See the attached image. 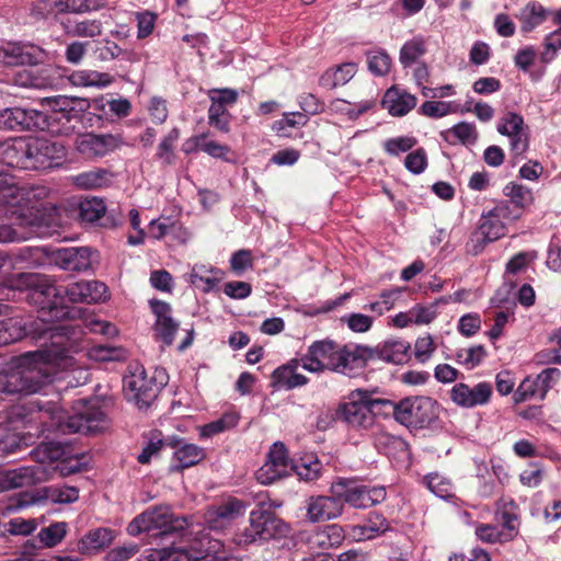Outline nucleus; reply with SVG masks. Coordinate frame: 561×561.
<instances>
[{"mask_svg": "<svg viewBox=\"0 0 561 561\" xmlns=\"http://www.w3.org/2000/svg\"><path fill=\"white\" fill-rule=\"evenodd\" d=\"M71 333V327L43 325L30 317L1 320L0 346L18 342L28 335L33 340L48 336L51 345L20 355L11 367L0 373V393L27 396L41 392L54 381L58 370L72 367L75 358L67 346Z\"/></svg>", "mask_w": 561, "mask_h": 561, "instance_id": "nucleus-1", "label": "nucleus"}, {"mask_svg": "<svg viewBox=\"0 0 561 561\" xmlns=\"http://www.w3.org/2000/svg\"><path fill=\"white\" fill-rule=\"evenodd\" d=\"M25 299L31 306L37 308V317L43 325L68 327L60 324L62 320L73 319L78 310L69 307L65 301L62 286L43 274L20 273L13 275L0 286V299Z\"/></svg>", "mask_w": 561, "mask_h": 561, "instance_id": "nucleus-2", "label": "nucleus"}, {"mask_svg": "<svg viewBox=\"0 0 561 561\" xmlns=\"http://www.w3.org/2000/svg\"><path fill=\"white\" fill-rule=\"evenodd\" d=\"M367 352L364 345H341L332 340H320L309 345L301 357V366L310 373L330 370L355 377L365 368Z\"/></svg>", "mask_w": 561, "mask_h": 561, "instance_id": "nucleus-3", "label": "nucleus"}, {"mask_svg": "<svg viewBox=\"0 0 561 561\" xmlns=\"http://www.w3.org/2000/svg\"><path fill=\"white\" fill-rule=\"evenodd\" d=\"M271 501L261 500L250 512L249 526L238 530L233 542L242 548L286 537L290 528L276 513Z\"/></svg>", "mask_w": 561, "mask_h": 561, "instance_id": "nucleus-4", "label": "nucleus"}, {"mask_svg": "<svg viewBox=\"0 0 561 561\" xmlns=\"http://www.w3.org/2000/svg\"><path fill=\"white\" fill-rule=\"evenodd\" d=\"M219 546L220 542L213 541L208 534L193 537L185 528L169 545L156 549L150 561H214Z\"/></svg>", "mask_w": 561, "mask_h": 561, "instance_id": "nucleus-5", "label": "nucleus"}, {"mask_svg": "<svg viewBox=\"0 0 561 561\" xmlns=\"http://www.w3.org/2000/svg\"><path fill=\"white\" fill-rule=\"evenodd\" d=\"M185 528H187L186 518L175 517L169 506L159 505L147 508L145 512L137 515L127 525L126 530L130 536L159 530V533L153 536H159L162 540H169Z\"/></svg>", "mask_w": 561, "mask_h": 561, "instance_id": "nucleus-6", "label": "nucleus"}, {"mask_svg": "<svg viewBox=\"0 0 561 561\" xmlns=\"http://www.w3.org/2000/svg\"><path fill=\"white\" fill-rule=\"evenodd\" d=\"M165 381L154 375L149 376L144 366H129V374L123 378V391L127 401L135 403L139 410H147L157 399Z\"/></svg>", "mask_w": 561, "mask_h": 561, "instance_id": "nucleus-7", "label": "nucleus"}, {"mask_svg": "<svg viewBox=\"0 0 561 561\" xmlns=\"http://www.w3.org/2000/svg\"><path fill=\"white\" fill-rule=\"evenodd\" d=\"M50 107L48 113L43 112L45 123L48 127L45 130L53 134H67L73 129L75 123L81 122L82 112L88 106L85 99L57 95L47 99Z\"/></svg>", "mask_w": 561, "mask_h": 561, "instance_id": "nucleus-8", "label": "nucleus"}, {"mask_svg": "<svg viewBox=\"0 0 561 561\" xmlns=\"http://www.w3.org/2000/svg\"><path fill=\"white\" fill-rule=\"evenodd\" d=\"M330 491L341 496L343 505L348 504L358 510L369 508L387 499L385 486L362 484L355 479L339 478L331 484Z\"/></svg>", "mask_w": 561, "mask_h": 561, "instance_id": "nucleus-9", "label": "nucleus"}, {"mask_svg": "<svg viewBox=\"0 0 561 561\" xmlns=\"http://www.w3.org/2000/svg\"><path fill=\"white\" fill-rule=\"evenodd\" d=\"M438 417V404L430 397H408L399 401L398 423L408 428H426Z\"/></svg>", "mask_w": 561, "mask_h": 561, "instance_id": "nucleus-10", "label": "nucleus"}, {"mask_svg": "<svg viewBox=\"0 0 561 561\" xmlns=\"http://www.w3.org/2000/svg\"><path fill=\"white\" fill-rule=\"evenodd\" d=\"M332 420L344 422L353 428H369L374 424V419L368 404V391H353L351 401L340 404Z\"/></svg>", "mask_w": 561, "mask_h": 561, "instance_id": "nucleus-11", "label": "nucleus"}, {"mask_svg": "<svg viewBox=\"0 0 561 561\" xmlns=\"http://www.w3.org/2000/svg\"><path fill=\"white\" fill-rule=\"evenodd\" d=\"M42 111L26 107H7L0 110V129L8 130H45Z\"/></svg>", "mask_w": 561, "mask_h": 561, "instance_id": "nucleus-12", "label": "nucleus"}, {"mask_svg": "<svg viewBox=\"0 0 561 561\" xmlns=\"http://www.w3.org/2000/svg\"><path fill=\"white\" fill-rule=\"evenodd\" d=\"M65 156V147L60 144L47 139L30 141L28 170H50L59 165Z\"/></svg>", "mask_w": 561, "mask_h": 561, "instance_id": "nucleus-13", "label": "nucleus"}, {"mask_svg": "<svg viewBox=\"0 0 561 561\" xmlns=\"http://www.w3.org/2000/svg\"><path fill=\"white\" fill-rule=\"evenodd\" d=\"M104 420L105 413L101 408L84 405L82 410L59 422V426L64 433L92 434L100 430Z\"/></svg>", "mask_w": 561, "mask_h": 561, "instance_id": "nucleus-14", "label": "nucleus"}, {"mask_svg": "<svg viewBox=\"0 0 561 561\" xmlns=\"http://www.w3.org/2000/svg\"><path fill=\"white\" fill-rule=\"evenodd\" d=\"M94 255L89 247L60 248L51 252V261L65 271L85 272L92 268Z\"/></svg>", "mask_w": 561, "mask_h": 561, "instance_id": "nucleus-15", "label": "nucleus"}, {"mask_svg": "<svg viewBox=\"0 0 561 561\" xmlns=\"http://www.w3.org/2000/svg\"><path fill=\"white\" fill-rule=\"evenodd\" d=\"M65 301L73 304H96L105 301L108 296L107 286L100 280H79L64 287Z\"/></svg>", "mask_w": 561, "mask_h": 561, "instance_id": "nucleus-16", "label": "nucleus"}, {"mask_svg": "<svg viewBox=\"0 0 561 561\" xmlns=\"http://www.w3.org/2000/svg\"><path fill=\"white\" fill-rule=\"evenodd\" d=\"M151 312L156 317L153 331L164 345L171 346L174 342L175 334L180 328V323L172 317V307L169 302L151 299L149 301Z\"/></svg>", "mask_w": 561, "mask_h": 561, "instance_id": "nucleus-17", "label": "nucleus"}, {"mask_svg": "<svg viewBox=\"0 0 561 561\" xmlns=\"http://www.w3.org/2000/svg\"><path fill=\"white\" fill-rule=\"evenodd\" d=\"M341 496L331 495L311 496L307 503V518L312 523L337 518L343 513Z\"/></svg>", "mask_w": 561, "mask_h": 561, "instance_id": "nucleus-18", "label": "nucleus"}, {"mask_svg": "<svg viewBox=\"0 0 561 561\" xmlns=\"http://www.w3.org/2000/svg\"><path fill=\"white\" fill-rule=\"evenodd\" d=\"M492 392V386L486 381L479 382L473 388L459 382L453 387L450 398L459 407L473 408L486 404Z\"/></svg>", "mask_w": 561, "mask_h": 561, "instance_id": "nucleus-19", "label": "nucleus"}, {"mask_svg": "<svg viewBox=\"0 0 561 561\" xmlns=\"http://www.w3.org/2000/svg\"><path fill=\"white\" fill-rule=\"evenodd\" d=\"M244 510L245 505L241 500L231 497L209 507L205 514V520L210 529L219 530L241 516Z\"/></svg>", "mask_w": 561, "mask_h": 561, "instance_id": "nucleus-20", "label": "nucleus"}, {"mask_svg": "<svg viewBox=\"0 0 561 561\" xmlns=\"http://www.w3.org/2000/svg\"><path fill=\"white\" fill-rule=\"evenodd\" d=\"M524 118L515 112H507L497 124V131L511 138V150L515 156L528 149V138L523 135Z\"/></svg>", "mask_w": 561, "mask_h": 561, "instance_id": "nucleus-21", "label": "nucleus"}, {"mask_svg": "<svg viewBox=\"0 0 561 561\" xmlns=\"http://www.w3.org/2000/svg\"><path fill=\"white\" fill-rule=\"evenodd\" d=\"M30 141L22 138L4 139L0 156V171L4 173V167L28 170Z\"/></svg>", "mask_w": 561, "mask_h": 561, "instance_id": "nucleus-22", "label": "nucleus"}, {"mask_svg": "<svg viewBox=\"0 0 561 561\" xmlns=\"http://www.w3.org/2000/svg\"><path fill=\"white\" fill-rule=\"evenodd\" d=\"M121 139L112 134L96 135L90 133L78 140L77 148L87 158H95L104 157L118 148Z\"/></svg>", "mask_w": 561, "mask_h": 561, "instance_id": "nucleus-23", "label": "nucleus"}, {"mask_svg": "<svg viewBox=\"0 0 561 561\" xmlns=\"http://www.w3.org/2000/svg\"><path fill=\"white\" fill-rule=\"evenodd\" d=\"M33 225L34 219L30 215L19 209L11 210L8 218L0 224V243L25 240L28 234L26 228Z\"/></svg>", "mask_w": 561, "mask_h": 561, "instance_id": "nucleus-24", "label": "nucleus"}, {"mask_svg": "<svg viewBox=\"0 0 561 561\" xmlns=\"http://www.w3.org/2000/svg\"><path fill=\"white\" fill-rule=\"evenodd\" d=\"M301 359L293 358L286 364L280 365L271 375V387L276 390H293L304 387L308 383L309 378L297 373Z\"/></svg>", "mask_w": 561, "mask_h": 561, "instance_id": "nucleus-25", "label": "nucleus"}, {"mask_svg": "<svg viewBox=\"0 0 561 561\" xmlns=\"http://www.w3.org/2000/svg\"><path fill=\"white\" fill-rule=\"evenodd\" d=\"M364 350L368 351V354L365 356V367L369 360L375 358L387 363L402 364L407 360L410 344L403 340H388L377 347L364 345Z\"/></svg>", "mask_w": 561, "mask_h": 561, "instance_id": "nucleus-26", "label": "nucleus"}, {"mask_svg": "<svg viewBox=\"0 0 561 561\" xmlns=\"http://www.w3.org/2000/svg\"><path fill=\"white\" fill-rule=\"evenodd\" d=\"M47 479V471L42 465L20 467L8 470L3 478L5 489L31 486Z\"/></svg>", "mask_w": 561, "mask_h": 561, "instance_id": "nucleus-27", "label": "nucleus"}, {"mask_svg": "<svg viewBox=\"0 0 561 561\" xmlns=\"http://www.w3.org/2000/svg\"><path fill=\"white\" fill-rule=\"evenodd\" d=\"M417 103L415 95L397 85L389 88L381 100V106L392 116H404L412 111Z\"/></svg>", "mask_w": 561, "mask_h": 561, "instance_id": "nucleus-28", "label": "nucleus"}, {"mask_svg": "<svg viewBox=\"0 0 561 561\" xmlns=\"http://www.w3.org/2000/svg\"><path fill=\"white\" fill-rule=\"evenodd\" d=\"M116 537V531L107 527H98L89 530L77 543L81 554L93 556L108 548Z\"/></svg>", "mask_w": 561, "mask_h": 561, "instance_id": "nucleus-29", "label": "nucleus"}, {"mask_svg": "<svg viewBox=\"0 0 561 561\" xmlns=\"http://www.w3.org/2000/svg\"><path fill=\"white\" fill-rule=\"evenodd\" d=\"M38 8L47 14L69 13L80 15L85 12L98 10V0H39Z\"/></svg>", "mask_w": 561, "mask_h": 561, "instance_id": "nucleus-30", "label": "nucleus"}, {"mask_svg": "<svg viewBox=\"0 0 561 561\" xmlns=\"http://www.w3.org/2000/svg\"><path fill=\"white\" fill-rule=\"evenodd\" d=\"M551 11L545 8L540 2L533 0L523 7L515 18L520 23V32L524 34L533 32L547 21Z\"/></svg>", "mask_w": 561, "mask_h": 561, "instance_id": "nucleus-31", "label": "nucleus"}, {"mask_svg": "<svg viewBox=\"0 0 561 561\" xmlns=\"http://www.w3.org/2000/svg\"><path fill=\"white\" fill-rule=\"evenodd\" d=\"M66 34L76 37H96L102 34V22L96 19L66 15L61 19Z\"/></svg>", "mask_w": 561, "mask_h": 561, "instance_id": "nucleus-32", "label": "nucleus"}, {"mask_svg": "<svg viewBox=\"0 0 561 561\" xmlns=\"http://www.w3.org/2000/svg\"><path fill=\"white\" fill-rule=\"evenodd\" d=\"M206 458V451L193 443L183 444L173 453L172 463L170 466L171 472H183L193 466L198 465Z\"/></svg>", "mask_w": 561, "mask_h": 561, "instance_id": "nucleus-33", "label": "nucleus"}, {"mask_svg": "<svg viewBox=\"0 0 561 561\" xmlns=\"http://www.w3.org/2000/svg\"><path fill=\"white\" fill-rule=\"evenodd\" d=\"M496 517L502 525L504 540H513L518 534L519 507L514 500L501 499L497 504Z\"/></svg>", "mask_w": 561, "mask_h": 561, "instance_id": "nucleus-34", "label": "nucleus"}, {"mask_svg": "<svg viewBox=\"0 0 561 561\" xmlns=\"http://www.w3.org/2000/svg\"><path fill=\"white\" fill-rule=\"evenodd\" d=\"M27 48L18 43H7L0 46V64L9 67L34 65L37 62L35 55Z\"/></svg>", "mask_w": 561, "mask_h": 561, "instance_id": "nucleus-35", "label": "nucleus"}, {"mask_svg": "<svg viewBox=\"0 0 561 561\" xmlns=\"http://www.w3.org/2000/svg\"><path fill=\"white\" fill-rule=\"evenodd\" d=\"M345 539V530L339 524L327 525L317 530L309 538V542L321 549H331L340 547Z\"/></svg>", "mask_w": 561, "mask_h": 561, "instance_id": "nucleus-36", "label": "nucleus"}, {"mask_svg": "<svg viewBox=\"0 0 561 561\" xmlns=\"http://www.w3.org/2000/svg\"><path fill=\"white\" fill-rule=\"evenodd\" d=\"M106 216V206L102 198L85 197L78 204V218L83 222H94Z\"/></svg>", "mask_w": 561, "mask_h": 561, "instance_id": "nucleus-37", "label": "nucleus"}, {"mask_svg": "<svg viewBox=\"0 0 561 561\" xmlns=\"http://www.w3.org/2000/svg\"><path fill=\"white\" fill-rule=\"evenodd\" d=\"M503 194L508 197V201L523 213L526 208L531 206L535 201L533 191L516 182L507 183L503 187Z\"/></svg>", "mask_w": 561, "mask_h": 561, "instance_id": "nucleus-38", "label": "nucleus"}, {"mask_svg": "<svg viewBox=\"0 0 561 561\" xmlns=\"http://www.w3.org/2000/svg\"><path fill=\"white\" fill-rule=\"evenodd\" d=\"M180 138V129L172 128L160 141L154 154L156 160L164 165H172L175 162V144Z\"/></svg>", "mask_w": 561, "mask_h": 561, "instance_id": "nucleus-39", "label": "nucleus"}, {"mask_svg": "<svg viewBox=\"0 0 561 561\" xmlns=\"http://www.w3.org/2000/svg\"><path fill=\"white\" fill-rule=\"evenodd\" d=\"M489 241H496L507 233V228L500 217L491 216V210L483 211L478 227Z\"/></svg>", "mask_w": 561, "mask_h": 561, "instance_id": "nucleus-40", "label": "nucleus"}, {"mask_svg": "<svg viewBox=\"0 0 561 561\" xmlns=\"http://www.w3.org/2000/svg\"><path fill=\"white\" fill-rule=\"evenodd\" d=\"M426 53L425 41L421 36H415L404 43L400 50V62L404 68L412 66Z\"/></svg>", "mask_w": 561, "mask_h": 561, "instance_id": "nucleus-41", "label": "nucleus"}, {"mask_svg": "<svg viewBox=\"0 0 561 561\" xmlns=\"http://www.w3.org/2000/svg\"><path fill=\"white\" fill-rule=\"evenodd\" d=\"M390 525L387 518L377 512H370L365 525L358 526L359 535L371 539L389 530Z\"/></svg>", "mask_w": 561, "mask_h": 561, "instance_id": "nucleus-42", "label": "nucleus"}, {"mask_svg": "<svg viewBox=\"0 0 561 561\" xmlns=\"http://www.w3.org/2000/svg\"><path fill=\"white\" fill-rule=\"evenodd\" d=\"M108 172L103 169H94L81 172L73 178L76 186L84 190L103 186L108 180Z\"/></svg>", "mask_w": 561, "mask_h": 561, "instance_id": "nucleus-43", "label": "nucleus"}, {"mask_svg": "<svg viewBox=\"0 0 561 561\" xmlns=\"http://www.w3.org/2000/svg\"><path fill=\"white\" fill-rule=\"evenodd\" d=\"M368 70L375 76H386L390 71L391 58L381 48L367 51Z\"/></svg>", "mask_w": 561, "mask_h": 561, "instance_id": "nucleus-44", "label": "nucleus"}, {"mask_svg": "<svg viewBox=\"0 0 561 561\" xmlns=\"http://www.w3.org/2000/svg\"><path fill=\"white\" fill-rule=\"evenodd\" d=\"M239 416L236 413H225L221 417L213 421L201 428V436L211 437L237 426Z\"/></svg>", "mask_w": 561, "mask_h": 561, "instance_id": "nucleus-45", "label": "nucleus"}, {"mask_svg": "<svg viewBox=\"0 0 561 561\" xmlns=\"http://www.w3.org/2000/svg\"><path fill=\"white\" fill-rule=\"evenodd\" d=\"M402 289L397 287L392 289L382 290L379 295L380 300L370 302L369 305L364 306V309L370 310L377 316H382L385 312L389 311L393 308L396 301L401 296Z\"/></svg>", "mask_w": 561, "mask_h": 561, "instance_id": "nucleus-46", "label": "nucleus"}, {"mask_svg": "<svg viewBox=\"0 0 561 561\" xmlns=\"http://www.w3.org/2000/svg\"><path fill=\"white\" fill-rule=\"evenodd\" d=\"M368 404L374 420L376 415H392L398 422L399 402L389 399L373 398L371 393L368 392Z\"/></svg>", "mask_w": 561, "mask_h": 561, "instance_id": "nucleus-47", "label": "nucleus"}, {"mask_svg": "<svg viewBox=\"0 0 561 561\" xmlns=\"http://www.w3.org/2000/svg\"><path fill=\"white\" fill-rule=\"evenodd\" d=\"M542 47L540 60L543 64H550L556 59L558 51L561 49V27L545 36Z\"/></svg>", "mask_w": 561, "mask_h": 561, "instance_id": "nucleus-48", "label": "nucleus"}, {"mask_svg": "<svg viewBox=\"0 0 561 561\" xmlns=\"http://www.w3.org/2000/svg\"><path fill=\"white\" fill-rule=\"evenodd\" d=\"M231 114L226 107L210 104L208 110V124L221 133L230 131Z\"/></svg>", "mask_w": 561, "mask_h": 561, "instance_id": "nucleus-49", "label": "nucleus"}, {"mask_svg": "<svg viewBox=\"0 0 561 561\" xmlns=\"http://www.w3.org/2000/svg\"><path fill=\"white\" fill-rule=\"evenodd\" d=\"M93 43L94 54L102 61L116 59L126 53L117 43L111 39L95 41Z\"/></svg>", "mask_w": 561, "mask_h": 561, "instance_id": "nucleus-50", "label": "nucleus"}, {"mask_svg": "<svg viewBox=\"0 0 561 561\" xmlns=\"http://www.w3.org/2000/svg\"><path fill=\"white\" fill-rule=\"evenodd\" d=\"M66 523L51 524L50 526L41 529L38 538L44 543V546L49 548L55 547L66 536Z\"/></svg>", "mask_w": 561, "mask_h": 561, "instance_id": "nucleus-51", "label": "nucleus"}, {"mask_svg": "<svg viewBox=\"0 0 561 561\" xmlns=\"http://www.w3.org/2000/svg\"><path fill=\"white\" fill-rule=\"evenodd\" d=\"M538 397L541 399V387L536 377H526L514 393V400L518 402L526 401L529 398Z\"/></svg>", "mask_w": 561, "mask_h": 561, "instance_id": "nucleus-52", "label": "nucleus"}, {"mask_svg": "<svg viewBox=\"0 0 561 561\" xmlns=\"http://www.w3.org/2000/svg\"><path fill=\"white\" fill-rule=\"evenodd\" d=\"M105 76L95 70H77L69 76V81L76 87H96L102 84Z\"/></svg>", "mask_w": 561, "mask_h": 561, "instance_id": "nucleus-53", "label": "nucleus"}, {"mask_svg": "<svg viewBox=\"0 0 561 561\" xmlns=\"http://www.w3.org/2000/svg\"><path fill=\"white\" fill-rule=\"evenodd\" d=\"M267 460H270L273 466L282 467L287 472H291L294 469V465L288 457L287 448L280 442H276L272 445L267 455Z\"/></svg>", "mask_w": 561, "mask_h": 561, "instance_id": "nucleus-54", "label": "nucleus"}, {"mask_svg": "<svg viewBox=\"0 0 561 561\" xmlns=\"http://www.w3.org/2000/svg\"><path fill=\"white\" fill-rule=\"evenodd\" d=\"M289 474L290 472H287L282 467L273 466L271 461L266 459L265 463L256 471V480L261 484L267 485Z\"/></svg>", "mask_w": 561, "mask_h": 561, "instance_id": "nucleus-55", "label": "nucleus"}, {"mask_svg": "<svg viewBox=\"0 0 561 561\" xmlns=\"http://www.w3.org/2000/svg\"><path fill=\"white\" fill-rule=\"evenodd\" d=\"M416 138L410 136L389 138L383 142V150L389 156L394 157L400 152H408L416 145Z\"/></svg>", "mask_w": 561, "mask_h": 561, "instance_id": "nucleus-56", "label": "nucleus"}, {"mask_svg": "<svg viewBox=\"0 0 561 561\" xmlns=\"http://www.w3.org/2000/svg\"><path fill=\"white\" fill-rule=\"evenodd\" d=\"M453 135L456 137L461 144H467L469 141H474L477 139V130L476 126L471 123L461 122L443 133V136L446 140H448V136Z\"/></svg>", "mask_w": 561, "mask_h": 561, "instance_id": "nucleus-57", "label": "nucleus"}, {"mask_svg": "<svg viewBox=\"0 0 561 561\" xmlns=\"http://www.w3.org/2000/svg\"><path fill=\"white\" fill-rule=\"evenodd\" d=\"M491 216L500 217L502 220L515 221L522 218L523 211L514 206L508 199L496 202L495 206L490 209Z\"/></svg>", "mask_w": 561, "mask_h": 561, "instance_id": "nucleus-58", "label": "nucleus"}, {"mask_svg": "<svg viewBox=\"0 0 561 561\" xmlns=\"http://www.w3.org/2000/svg\"><path fill=\"white\" fill-rule=\"evenodd\" d=\"M451 112V103L444 101H425L419 113L431 118H440Z\"/></svg>", "mask_w": 561, "mask_h": 561, "instance_id": "nucleus-59", "label": "nucleus"}, {"mask_svg": "<svg viewBox=\"0 0 561 561\" xmlns=\"http://www.w3.org/2000/svg\"><path fill=\"white\" fill-rule=\"evenodd\" d=\"M202 151L206 152L213 158L220 159L225 162H236V159L232 157V150L228 145H221L214 140H209L203 144Z\"/></svg>", "mask_w": 561, "mask_h": 561, "instance_id": "nucleus-60", "label": "nucleus"}, {"mask_svg": "<svg viewBox=\"0 0 561 561\" xmlns=\"http://www.w3.org/2000/svg\"><path fill=\"white\" fill-rule=\"evenodd\" d=\"M404 167L413 174H420L427 168V156L424 148L410 152L404 159Z\"/></svg>", "mask_w": 561, "mask_h": 561, "instance_id": "nucleus-61", "label": "nucleus"}, {"mask_svg": "<svg viewBox=\"0 0 561 561\" xmlns=\"http://www.w3.org/2000/svg\"><path fill=\"white\" fill-rule=\"evenodd\" d=\"M158 15L150 11L138 12L137 20V38L144 39L152 34Z\"/></svg>", "mask_w": 561, "mask_h": 561, "instance_id": "nucleus-62", "label": "nucleus"}, {"mask_svg": "<svg viewBox=\"0 0 561 561\" xmlns=\"http://www.w3.org/2000/svg\"><path fill=\"white\" fill-rule=\"evenodd\" d=\"M92 42L85 41H75L67 45L65 50L66 60L70 64L78 65L82 61L83 57L87 55L89 48L91 47Z\"/></svg>", "mask_w": 561, "mask_h": 561, "instance_id": "nucleus-63", "label": "nucleus"}, {"mask_svg": "<svg viewBox=\"0 0 561 561\" xmlns=\"http://www.w3.org/2000/svg\"><path fill=\"white\" fill-rule=\"evenodd\" d=\"M139 551L137 543H126L110 550L105 557L106 561H127Z\"/></svg>", "mask_w": 561, "mask_h": 561, "instance_id": "nucleus-64", "label": "nucleus"}]
</instances>
